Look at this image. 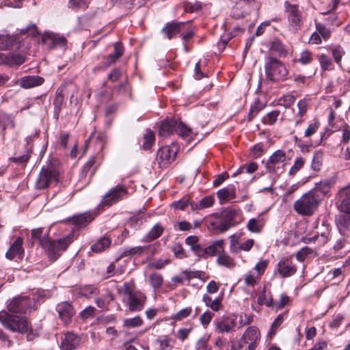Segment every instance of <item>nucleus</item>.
I'll return each mask as SVG.
<instances>
[{
    "label": "nucleus",
    "mask_w": 350,
    "mask_h": 350,
    "mask_svg": "<svg viewBox=\"0 0 350 350\" xmlns=\"http://www.w3.org/2000/svg\"><path fill=\"white\" fill-rule=\"evenodd\" d=\"M321 199L313 191L301 196L294 203L295 211L302 216L312 215L318 208Z\"/></svg>",
    "instance_id": "obj_1"
},
{
    "label": "nucleus",
    "mask_w": 350,
    "mask_h": 350,
    "mask_svg": "<svg viewBox=\"0 0 350 350\" xmlns=\"http://www.w3.org/2000/svg\"><path fill=\"white\" fill-rule=\"evenodd\" d=\"M0 322L5 328L13 332L24 334L29 329V323L25 317L6 311L0 312Z\"/></svg>",
    "instance_id": "obj_2"
},
{
    "label": "nucleus",
    "mask_w": 350,
    "mask_h": 350,
    "mask_svg": "<svg viewBox=\"0 0 350 350\" xmlns=\"http://www.w3.org/2000/svg\"><path fill=\"white\" fill-rule=\"evenodd\" d=\"M174 132L181 137H186L191 135L192 130L175 118L165 119L161 122L159 131L160 137H167Z\"/></svg>",
    "instance_id": "obj_3"
},
{
    "label": "nucleus",
    "mask_w": 350,
    "mask_h": 350,
    "mask_svg": "<svg viewBox=\"0 0 350 350\" xmlns=\"http://www.w3.org/2000/svg\"><path fill=\"white\" fill-rule=\"evenodd\" d=\"M265 70L266 76L271 81H284L288 73L284 64L272 56L265 58Z\"/></svg>",
    "instance_id": "obj_4"
},
{
    "label": "nucleus",
    "mask_w": 350,
    "mask_h": 350,
    "mask_svg": "<svg viewBox=\"0 0 350 350\" xmlns=\"http://www.w3.org/2000/svg\"><path fill=\"white\" fill-rule=\"evenodd\" d=\"M124 294L127 296V304L131 312H139L146 301V295L139 291L134 292L128 283L124 284Z\"/></svg>",
    "instance_id": "obj_5"
},
{
    "label": "nucleus",
    "mask_w": 350,
    "mask_h": 350,
    "mask_svg": "<svg viewBox=\"0 0 350 350\" xmlns=\"http://www.w3.org/2000/svg\"><path fill=\"white\" fill-rule=\"evenodd\" d=\"M59 173L58 170L52 165H49L46 167H42L38 178L36 183V187L38 189H43L48 187L53 182H58Z\"/></svg>",
    "instance_id": "obj_6"
},
{
    "label": "nucleus",
    "mask_w": 350,
    "mask_h": 350,
    "mask_svg": "<svg viewBox=\"0 0 350 350\" xmlns=\"http://www.w3.org/2000/svg\"><path fill=\"white\" fill-rule=\"evenodd\" d=\"M260 334L257 327H249L239 341V347L243 350H255Z\"/></svg>",
    "instance_id": "obj_7"
},
{
    "label": "nucleus",
    "mask_w": 350,
    "mask_h": 350,
    "mask_svg": "<svg viewBox=\"0 0 350 350\" xmlns=\"http://www.w3.org/2000/svg\"><path fill=\"white\" fill-rule=\"evenodd\" d=\"M126 193L127 190L126 187L122 185H118L103 196L100 206L103 208L105 206H110L114 203L122 200Z\"/></svg>",
    "instance_id": "obj_8"
},
{
    "label": "nucleus",
    "mask_w": 350,
    "mask_h": 350,
    "mask_svg": "<svg viewBox=\"0 0 350 350\" xmlns=\"http://www.w3.org/2000/svg\"><path fill=\"white\" fill-rule=\"evenodd\" d=\"M31 304V299L28 296H17L9 302L7 308L9 313L25 314Z\"/></svg>",
    "instance_id": "obj_9"
},
{
    "label": "nucleus",
    "mask_w": 350,
    "mask_h": 350,
    "mask_svg": "<svg viewBox=\"0 0 350 350\" xmlns=\"http://www.w3.org/2000/svg\"><path fill=\"white\" fill-rule=\"evenodd\" d=\"M286 158V153L283 150L275 151L266 163L267 169L271 172H282L285 165Z\"/></svg>",
    "instance_id": "obj_10"
},
{
    "label": "nucleus",
    "mask_w": 350,
    "mask_h": 350,
    "mask_svg": "<svg viewBox=\"0 0 350 350\" xmlns=\"http://www.w3.org/2000/svg\"><path fill=\"white\" fill-rule=\"evenodd\" d=\"M286 12L288 15V21L290 25V29L293 32H297L301 26V13L298 10L296 5H291L288 2L285 3Z\"/></svg>",
    "instance_id": "obj_11"
},
{
    "label": "nucleus",
    "mask_w": 350,
    "mask_h": 350,
    "mask_svg": "<svg viewBox=\"0 0 350 350\" xmlns=\"http://www.w3.org/2000/svg\"><path fill=\"white\" fill-rule=\"evenodd\" d=\"M72 241V235H68L66 237L59 239L57 241H50L46 250L49 258L53 260H55L57 258V256L56 255L57 252L66 250Z\"/></svg>",
    "instance_id": "obj_12"
},
{
    "label": "nucleus",
    "mask_w": 350,
    "mask_h": 350,
    "mask_svg": "<svg viewBox=\"0 0 350 350\" xmlns=\"http://www.w3.org/2000/svg\"><path fill=\"white\" fill-rule=\"evenodd\" d=\"M176 145L171 146L161 147L157 152V159L160 161V165H166L172 163L176 158L177 154Z\"/></svg>",
    "instance_id": "obj_13"
},
{
    "label": "nucleus",
    "mask_w": 350,
    "mask_h": 350,
    "mask_svg": "<svg viewBox=\"0 0 350 350\" xmlns=\"http://www.w3.org/2000/svg\"><path fill=\"white\" fill-rule=\"evenodd\" d=\"M56 310L59 318L65 325H68L71 323L75 312L72 306L69 302L64 301L58 304L56 306Z\"/></svg>",
    "instance_id": "obj_14"
},
{
    "label": "nucleus",
    "mask_w": 350,
    "mask_h": 350,
    "mask_svg": "<svg viewBox=\"0 0 350 350\" xmlns=\"http://www.w3.org/2000/svg\"><path fill=\"white\" fill-rule=\"evenodd\" d=\"M338 209L343 213H350V186L340 189L337 193Z\"/></svg>",
    "instance_id": "obj_15"
},
{
    "label": "nucleus",
    "mask_w": 350,
    "mask_h": 350,
    "mask_svg": "<svg viewBox=\"0 0 350 350\" xmlns=\"http://www.w3.org/2000/svg\"><path fill=\"white\" fill-rule=\"evenodd\" d=\"M42 42L49 49H53L57 46H65L66 39L62 36L53 32H45L42 37Z\"/></svg>",
    "instance_id": "obj_16"
},
{
    "label": "nucleus",
    "mask_w": 350,
    "mask_h": 350,
    "mask_svg": "<svg viewBox=\"0 0 350 350\" xmlns=\"http://www.w3.org/2000/svg\"><path fill=\"white\" fill-rule=\"evenodd\" d=\"M25 61V57L21 54L0 52V64L13 67L23 64Z\"/></svg>",
    "instance_id": "obj_17"
},
{
    "label": "nucleus",
    "mask_w": 350,
    "mask_h": 350,
    "mask_svg": "<svg viewBox=\"0 0 350 350\" xmlns=\"http://www.w3.org/2000/svg\"><path fill=\"white\" fill-rule=\"evenodd\" d=\"M18 35L10 36L8 34L0 33V49L8 50L10 49H18L21 46V40Z\"/></svg>",
    "instance_id": "obj_18"
},
{
    "label": "nucleus",
    "mask_w": 350,
    "mask_h": 350,
    "mask_svg": "<svg viewBox=\"0 0 350 350\" xmlns=\"http://www.w3.org/2000/svg\"><path fill=\"white\" fill-rule=\"evenodd\" d=\"M278 269L280 275L283 278L293 275L297 271V267L288 258H285L278 263Z\"/></svg>",
    "instance_id": "obj_19"
},
{
    "label": "nucleus",
    "mask_w": 350,
    "mask_h": 350,
    "mask_svg": "<svg viewBox=\"0 0 350 350\" xmlns=\"http://www.w3.org/2000/svg\"><path fill=\"white\" fill-rule=\"evenodd\" d=\"M23 243V239L21 237H17L15 241L11 245L8 251L6 252V258L9 260H12L16 257L19 259H22L24 256Z\"/></svg>",
    "instance_id": "obj_20"
},
{
    "label": "nucleus",
    "mask_w": 350,
    "mask_h": 350,
    "mask_svg": "<svg viewBox=\"0 0 350 350\" xmlns=\"http://www.w3.org/2000/svg\"><path fill=\"white\" fill-rule=\"evenodd\" d=\"M80 342V338L71 332H68L64 334V337L61 342L62 350H72L75 349Z\"/></svg>",
    "instance_id": "obj_21"
},
{
    "label": "nucleus",
    "mask_w": 350,
    "mask_h": 350,
    "mask_svg": "<svg viewBox=\"0 0 350 350\" xmlns=\"http://www.w3.org/2000/svg\"><path fill=\"white\" fill-rule=\"evenodd\" d=\"M42 234L43 229L42 228L33 229L31 230V240L32 243L38 241L39 245L46 250L51 240L48 234Z\"/></svg>",
    "instance_id": "obj_22"
},
{
    "label": "nucleus",
    "mask_w": 350,
    "mask_h": 350,
    "mask_svg": "<svg viewBox=\"0 0 350 350\" xmlns=\"http://www.w3.org/2000/svg\"><path fill=\"white\" fill-rule=\"evenodd\" d=\"M215 330L219 333L230 332L234 327V322L228 317H222L214 321Z\"/></svg>",
    "instance_id": "obj_23"
},
{
    "label": "nucleus",
    "mask_w": 350,
    "mask_h": 350,
    "mask_svg": "<svg viewBox=\"0 0 350 350\" xmlns=\"http://www.w3.org/2000/svg\"><path fill=\"white\" fill-rule=\"evenodd\" d=\"M223 252H224V241L223 239L215 241L211 245L204 248V258H207V256H213L216 254L219 256Z\"/></svg>",
    "instance_id": "obj_24"
},
{
    "label": "nucleus",
    "mask_w": 350,
    "mask_h": 350,
    "mask_svg": "<svg viewBox=\"0 0 350 350\" xmlns=\"http://www.w3.org/2000/svg\"><path fill=\"white\" fill-rule=\"evenodd\" d=\"M44 79L39 76H25L22 77L18 81V84L21 87L27 89L31 88L38 85H40L43 83Z\"/></svg>",
    "instance_id": "obj_25"
},
{
    "label": "nucleus",
    "mask_w": 350,
    "mask_h": 350,
    "mask_svg": "<svg viewBox=\"0 0 350 350\" xmlns=\"http://www.w3.org/2000/svg\"><path fill=\"white\" fill-rule=\"evenodd\" d=\"M124 53V48L121 43L116 42L114 44V52L106 57V62L103 63L105 68L109 67L113 64Z\"/></svg>",
    "instance_id": "obj_26"
},
{
    "label": "nucleus",
    "mask_w": 350,
    "mask_h": 350,
    "mask_svg": "<svg viewBox=\"0 0 350 350\" xmlns=\"http://www.w3.org/2000/svg\"><path fill=\"white\" fill-rule=\"evenodd\" d=\"M184 25V23H170L163 28L162 31L168 39H171L180 31Z\"/></svg>",
    "instance_id": "obj_27"
},
{
    "label": "nucleus",
    "mask_w": 350,
    "mask_h": 350,
    "mask_svg": "<svg viewBox=\"0 0 350 350\" xmlns=\"http://www.w3.org/2000/svg\"><path fill=\"white\" fill-rule=\"evenodd\" d=\"M335 181L331 178L325 179L316 183L314 190L323 196L327 195L331 188L334 185Z\"/></svg>",
    "instance_id": "obj_28"
},
{
    "label": "nucleus",
    "mask_w": 350,
    "mask_h": 350,
    "mask_svg": "<svg viewBox=\"0 0 350 350\" xmlns=\"http://www.w3.org/2000/svg\"><path fill=\"white\" fill-rule=\"evenodd\" d=\"M16 35H18L20 38L21 36H23L26 38L29 36L35 38L40 35V31L35 23H30L26 27L21 29Z\"/></svg>",
    "instance_id": "obj_29"
},
{
    "label": "nucleus",
    "mask_w": 350,
    "mask_h": 350,
    "mask_svg": "<svg viewBox=\"0 0 350 350\" xmlns=\"http://www.w3.org/2000/svg\"><path fill=\"white\" fill-rule=\"evenodd\" d=\"M221 300L222 297H219L213 300L207 294L204 295L202 297V301L205 305L215 312H217L221 308Z\"/></svg>",
    "instance_id": "obj_30"
},
{
    "label": "nucleus",
    "mask_w": 350,
    "mask_h": 350,
    "mask_svg": "<svg viewBox=\"0 0 350 350\" xmlns=\"http://www.w3.org/2000/svg\"><path fill=\"white\" fill-rule=\"evenodd\" d=\"M217 263L220 266H224L228 269H232L236 264L232 258H231L225 251L219 254L217 258Z\"/></svg>",
    "instance_id": "obj_31"
},
{
    "label": "nucleus",
    "mask_w": 350,
    "mask_h": 350,
    "mask_svg": "<svg viewBox=\"0 0 350 350\" xmlns=\"http://www.w3.org/2000/svg\"><path fill=\"white\" fill-rule=\"evenodd\" d=\"M94 217L90 213L77 215L73 217L72 223L77 227H82L93 220Z\"/></svg>",
    "instance_id": "obj_32"
},
{
    "label": "nucleus",
    "mask_w": 350,
    "mask_h": 350,
    "mask_svg": "<svg viewBox=\"0 0 350 350\" xmlns=\"http://www.w3.org/2000/svg\"><path fill=\"white\" fill-rule=\"evenodd\" d=\"M95 163V157H91L82 167L81 174V178L85 177L89 172H90L91 176L94 174L96 171V167H94Z\"/></svg>",
    "instance_id": "obj_33"
},
{
    "label": "nucleus",
    "mask_w": 350,
    "mask_h": 350,
    "mask_svg": "<svg viewBox=\"0 0 350 350\" xmlns=\"http://www.w3.org/2000/svg\"><path fill=\"white\" fill-rule=\"evenodd\" d=\"M110 245V239L106 237H103L100 239L96 243L93 244L91 247V249L93 252L98 253L104 251L106 248H108Z\"/></svg>",
    "instance_id": "obj_34"
},
{
    "label": "nucleus",
    "mask_w": 350,
    "mask_h": 350,
    "mask_svg": "<svg viewBox=\"0 0 350 350\" xmlns=\"http://www.w3.org/2000/svg\"><path fill=\"white\" fill-rule=\"evenodd\" d=\"M217 194L220 200L228 201L235 197V189L234 188H223L219 189Z\"/></svg>",
    "instance_id": "obj_35"
},
{
    "label": "nucleus",
    "mask_w": 350,
    "mask_h": 350,
    "mask_svg": "<svg viewBox=\"0 0 350 350\" xmlns=\"http://www.w3.org/2000/svg\"><path fill=\"white\" fill-rule=\"evenodd\" d=\"M14 118L11 116L6 113L0 114V127L3 131H5L7 127L14 129Z\"/></svg>",
    "instance_id": "obj_36"
},
{
    "label": "nucleus",
    "mask_w": 350,
    "mask_h": 350,
    "mask_svg": "<svg viewBox=\"0 0 350 350\" xmlns=\"http://www.w3.org/2000/svg\"><path fill=\"white\" fill-rule=\"evenodd\" d=\"M144 323L143 319L139 316L134 318L125 319L123 321V327L126 328H135L140 327Z\"/></svg>",
    "instance_id": "obj_37"
},
{
    "label": "nucleus",
    "mask_w": 350,
    "mask_h": 350,
    "mask_svg": "<svg viewBox=\"0 0 350 350\" xmlns=\"http://www.w3.org/2000/svg\"><path fill=\"white\" fill-rule=\"evenodd\" d=\"M323 154L321 151H317L314 152L311 163V168L314 171L318 172L321 170L323 163Z\"/></svg>",
    "instance_id": "obj_38"
},
{
    "label": "nucleus",
    "mask_w": 350,
    "mask_h": 350,
    "mask_svg": "<svg viewBox=\"0 0 350 350\" xmlns=\"http://www.w3.org/2000/svg\"><path fill=\"white\" fill-rule=\"evenodd\" d=\"M264 226L262 219H257L255 218L250 219L247 223V229L252 232H259Z\"/></svg>",
    "instance_id": "obj_39"
},
{
    "label": "nucleus",
    "mask_w": 350,
    "mask_h": 350,
    "mask_svg": "<svg viewBox=\"0 0 350 350\" xmlns=\"http://www.w3.org/2000/svg\"><path fill=\"white\" fill-rule=\"evenodd\" d=\"M270 49L278 53L281 56H285L287 54L284 45L278 39H275L271 42Z\"/></svg>",
    "instance_id": "obj_40"
},
{
    "label": "nucleus",
    "mask_w": 350,
    "mask_h": 350,
    "mask_svg": "<svg viewBox=\"0 0 350 350\" xmlns=\"http://www.w3.org/2000/svg\"><path fill=\"white\" fill-rule=\"evenodd\" d=\"M154 140V133L148 129L146 131V133L144 135V143L143 148L144 150H148L153 144Z\"/></svg>",
    "instance_id": "obj_41"
},
{
    "label": "nucleus",
    "mask_w": 350,
    "mask_h": 350,
    "mask_svg": "<svg viewBox=\"0 0 350 350\" xmlns=\"http://www.w3.org/2000/svg\"><path fill=\"white\" fill-rule=\"evenodd\" d=\"M157 342L159 344L160 350H171L173 347L172 340L168 336L157 339Z\"/></svg>",
    "instance_id": "obj_42"
},
{
    "label": "nucleus",
    "mask_w": 350,
    "mask_h": 350,
    "mask_svg": "<svg viewBox=\"0 0 350 350\" xmlns=\"http://www.w3.org/2000/svg\"><path fill=\"white\" fill-rule=\"evenodd\" d=\"M150 284L154 289L159 288L163 284V279L160 273H153L149 277Z\"/></svg>",
    "instance_id": "obj_43"
},
{
    "label": "nucleus",
    "mask_w": 350,
    "mask_h": 350,
    "mask_svg": "<svg viewBox=\"0 0 350 350\" xmlns=\"http://www.w3.org/2000/svg\"><path fill=\"white\" fill-rule=\"evenodd\" d=\"M306 160L303 157H296L294 161V164L289 170L291 175H295L299 170H301L304 165Z\"/></svg>",
    "instance_id": "obj_44"
},
{
    "label": "nucleus",
    "mask_w": 350,
    "mask_h": 350,
    "mask_svg": "<svg viewBox=\"0 0 350 350\" xmlns=\"http://www.w3.org/2000/svg\"><path fill=\"white\" fill-rule=\"evenodd\" d=\"M191 278V273L187 271L182 272L179 275L174 276L172 281L176 285L178 284H183L185 280L189 282Z\"/></svg>",
    "instance_id": "obj_45"
},
{
    "label": "nucleus",
    "mask_w": 350,
    "mask_h": 350,
    "mask_svg": "<svg viewBox=\"0 0 350 350\" xmlns=\"http://www.w3.org/2000/svg\"><path fill=\"white\" fill-rule=\"evenodd\" d=\"M98 292V289L90 285H86L83 287H81L79 291V293L81 294V296L90 297L93 294H97Z\"/></svg>",
    "instance_id": "obj_46"
},
{
    "label": "nucleus",
    "mask_w": 350,
    "mask_h": 350,
    "mask_svg": "<svg viewBox=\"0 0 350 350\" xmlns=\"http://www.w3.org/2000/svg\"><path fill=\"white\" fill-rule=\"evenodd\" d=\"M320 123L317 120H313L310 122L304 132V137H310L313 135L319 129Z\"/></svg>",
    "instance_id": "obj_47"
},
{
    "label": "nucleus",
    "mask_w": 350,
    "mask_h": 350,
    "mask_svg": "<svg viewBox=\"0 0 350 350\" xmlns=\"http://www.w3.org/2000/svg\"><path fill=\"white\" fill-rule=\"evenodd\" d=\"M313 60L312 53L308 50H304L301 52L297 62L302 64H308Z\"/></svg>",
    "instance_id": "obj_48"
},
{
    "label": "nucleus",
    "mask_w": 350,
    "mask_h": 350,
    "mask_svg": "<svg viewBox=\"0 0 350 350\" xmlns=\"http://www.w3.org/2000/svg\"><path fill=\"white\" fill-rule=\"evenodd\" d=\"M238 214L239 211L236 209L226 210L222 213V218L227 221H230V223H234L235 224L236 221H234V219Z\"/></svg>",
    "instance_id": "obj_49"
},
{
    "label": "nucleus",
    "mask_w": 350,
    "mask_h": 350,
    "mask_svg": "<svg viewBox=\"0 0 350 350\" xmlns=\"http://www.w3.org/2000/svg\"><path fill=\"white\" fill-rule=\"evenodd\" d=\"M163 232V228L159 224H156L149 232L148 237L150 240H154L159 238Z\"/></svg>",
    "instance_id": "obj_50"
},
{
    "label": "nucleus",
    "mask_w": 350,
    "mask_h": 350,
    "mask_svg": "<svg viewBox=\"0 0 350 350\" xmlns=\"http://www.w3.org/2000/svg\"><path fill=\"white\" fill-rule=\"evenodd\" d=\"M64 95L62 94V92L57 91L55 94V98L53 100V104L55 105V112L56 114H59V113L61 111L62 105L64 103Z\"/></svg>",
    "instance_id": "obj_51"
},
{
    "label": "nucleus",
    "mask_w": 350,
    "mask_h": 350,
    "mask_svg": "<svg viewBox=\"0 0 350 350\" xmlns=\"http://www.w3.org/2000/svg\"><path fill=\"white\" fill-rule=\"evenodd\" d=\"M295 98L291 94H286L280 98L278 100L280 105L285 108L290 107L295 102Z\"/></svg>",
    "instance_id": "obj_52"
},
{
    "label": "nucleus",
    "mask_w": 350,
    "mask_h": 350,
    "mask_svg": "<svg viewBox=\"0 0 350 350\" xmlns=\"http://www.w3.org/2000/svg\"><path fill=\"white\" fill-rule=\"evenodd\" d=\"M191 312H192V308L191 307H187L185 308L180 310L177 313H176L172 317V319L176 321H180V320L189 317L191 314Z\"/></svg>",
    "instance_id": "obj_53"
},
{
    "label": "nucleus",
    "mask_w": 350,
    "mask_h": 350,
    "mask_svg": "<svg viewBox=\"0 0 350 350\" xmlns=\"http://www.w3.org/2000/svg\"><path fill=\"white\" fill-rule=\"evenodd\" d=\"M87 6L85 0H69L68 3V7L73 10L83 9Z\"/></svg>",
    "instance_id": "obj_54"
},
{
    "label": "nucleus",
    "mask_w": 350,
    "mask_h": 350,
    "mask_svg": "<svg viewBox=\"0 0 350 350\" xmlns=\"http://www.w3.org/2000/svg\"><path fill=\"white\" fill-rule=\"evenodd\" d=\"M266 291L264 288L263 291L260 293L259 296L257 298V303L259 305H265L267 307H270L272 306L273 300L272 298L267 299Z\"/></svg>",
    "instance_id": "obj_55"
},
{
    "label": "nucleus",
    "mask_w": 350,
    "mask_h": 350,
    "mask_svg": "<svg viewBox=\"0 0 350 350\" xmlns=\"http://www.w3.org/2000/svg\"><path fill=\"white\" fill-rule=\"evenodd\" d=\"M148 246H137L131 247L127 250H125L123 252L124 256H129V255H135V254H141L144 252V251L146 249H148Z\"/></svg>",
    "instance_id": "obj_56"
},
{
    "label": "nucleus",
    "mask_w": 350,
    "mask_h": 350,
    "mask_svg": "<svg viewBox=\"0 0 350 350\" xmlns=\"http://www.w3.org/2000/svg\"><path fill=\"white\" fill-rule=\"evenodd\" d=\"M313 252L312 249L308 247H304L296 254V258L300 262H303L308 255L312 254Z\"/></svg>",
    "instance_id": "obj_57"
},
{
    "label": "nucleus",
    "mask_w": 350,
    "mask_h": 350,
    "mask_svg": "<svg viewBox=\"0 0 350 350\" xmlns=\"http://www.w3.org/2000/svg\"><path fill=\"white\" fill-rule=\"evenodd\" d=\"M316 29L324 39H327L330 36V31L324 25L320 23H316Z\"/></svg>",
    "instance_id": "obj_58"
},
{
    "label": "nucleus",
    "mask_w": 350,
    "mask_h": 350,
    "mask_svg": "<svg viewBox=\"0 0 350 350\" xmlns=\"http://www.w3.org/2000/svg\"><path fill=\"white\" fill-rule=\"evenodd\" d=\"M338 228L340 231L342 230V228H350V213H345V215L340 217Z\"/></svg>",
    "instance_id": "obj_59"
},
{
    "label": "nucleus",
    "mask_w": 350,
    "mask_h": 350,
    "mask_svg": "<svg viewBox=\"0 0 350 350\" xmlns=\"http://www.w3.org/2000/svg\"><path fill=\"white\" fill-rule=\"evenodd\" d=\"M213 317V314H212L210 311H206V312H204L202 314H201L199 320H200V323L204 327H206L210 323Z\"/></svg>",
    "instance_id": "obj_60"
},
{
    "label": "nucleus",
    "mask_w": 350,
    "mask_h": 350,
    "mask_svg": "<svg viewBox=\"0 0 350 350\" xmlns=\"http://www.w3.org/2000/svg\"><path fill=\"white\" fill-rule=\"evenodd\" d=\"M268 263L269 261L267 260H261L256 264L254 269L260 277L265 272L267 267Z\"/></svg>",
    "instance_id": "obj_61"
},
{
    "label": "nucleus",
    "mask_w": 350,
    "mask_h": 350,
    "mask_svg": "<svg viewBox=\"0 0 350 350\" xmlns=\"http://www.w3.org/2000/svg\"><path fill=\"white\" fill-rule=\"evenodd\" d=\"M196 350H212L211 347L208 345V338H200L196 342Z\"/></svg>",
    "instance_id": "obj_62"
},
{
    "label": "nucleus",
    "mask_w": 350,
    "mask_h": 350,
    "mask_svg": "<svg viewBox=\"0 0 350 350\" xmlns=\"http://www.w3.org/2000/svg\"><path fill=\"white\" fill-rule=\"evenodd\" d=\"M214 203V198L211 196H207L199 201V206L202 208H206L211 206Z\"/></svg>",
    "instance_id": "obj_63"
},
{
    "label": "nucleus",
    "mask_w": 350,
    "mask_h": 350,
    "mask_svg": "<svg viewBox=\"0 0 350 350\" xmlns=\"http://www.w3.org/2000/svg\"><path fill=\"white\" fill-rule=\"evenodd\" d=\"M280 114V111L274 110L267 113V118L265 119V121L269 124H273L278 120L279 116Z\"/></svg>",
    "instance_id": "obj_64"
}]
</instances>
